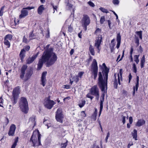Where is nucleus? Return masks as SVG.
<instances>
[{
    "instance_id": "obj_1",
    "label": "nucleus",
    "mask_w": 148,
    "mask_h": 148,
    "mask_svg": "<svg viewBox=\"0 0 148 148\" xmlns=\"http://www.w3.org/2000/svg\"><path fill=\"white\" fill-rule=\"evenodd\" d=\"M57 59L56 54L52 50H46L44 52L38 64V69L39 70L42 66L43 63L46 62L47 67H49L53 64Z\"/></svg>"
},
{
    "instance_id": "obj_2",
    "label": "nucleus",
    "mask_w": 148,
    "mask_h": 148,
    "mask_svg": "<svg viewBox=\"0 0 148 148\" xmlns=\"http://www.w3.org/2000/svg\"><path fill=\"white\" fill-rule=\"evenodd\" d=\"M104 67L103 70V73L105 80L103 79L102 73L100 72L99 73L98 85L102 91H105V88H107V81L108 78V74L109 70L106 67L105 64L103 63L102 64Z\"/></svg>"
},
{
    "instance_id": "obj_3",
    "label": "nucleus",
    "mask_w": 148,
    "mask_h": 148,
    "mask_svg": "<svg viewBox=\"0 0 148 148\" xmlns=\"http://www.w3.org/2000/svg\"><path fill=\"white\" fill-rule=\"evenodd\" d=\"M27 66L26 65H23L21 70L20 77L25 81L27 80L32 75V73L30 69H27Z\"/></svg>"
},
{
    "instance_id": "obj_4",
    "label": "nucleus",
    "mask_w": 148,
    "mask_h": 148,
    "mask_svg": "<svg viewBox=\"0 0 148 148\" xmlns=\"http://www.w3.org/2000/svg\"><path fill=\"white\" fill-rule=\"evenodd\" d=\"M41 135L38 130L34 132L30 138V142H32L34 146H38L40 145Z\"/></svg>"
},
{
    "instance_id": "obj_5",
    "label": "nucleus",
    "mask_w": 148,
    "mask_h": 148,
    "mask_svg": "<svg viewBox=\"0 0 148 148\" xmlns=\"http://www.w3.org/2000/svg\"><path fill=\"white\" fill-rule=\"evenodd\" d=\"M19 104L21 111L25 113H27L29 109L28 103L26 98L24 97H21Z\"/></svg>"
},
{
    "instance_id": "obj_6",
    "label": "nucleus",
    "mask_w": 148,
    "mask_h": 148,
    "mask_svg": "<svg viewBox=\"0 0 148 148\" xmlns=\"http://www.w3.org/2000/svg\"><path fill=\"white\" fill-rule=\"evenodd\" d=\"M98 68L97 62L95 59L93 60L91 66V70L92 72L91 77L94 76V79H95L97 77L98 73Z\"/></svg>"
},
{
    "instance_id": "obj_7",
    "label": "nucleus",
    "mask_w": 148,
    "mask_h": 148,
    "mask_svg": "<svg viewBox=\"0 0 148 148\" xmlns=\"http://www.w3.org/2000/svg\"><path fill=\"white\" fill-rule=\"evenodd\" d=\"M90 23V20L89 16L87 15H84L81 21V23L82 26L85 31L87 29V26Z\"/></svg>"
},
{
    "instance_id": "obj_8",
    "label": "nucleus",
    "mask_w": 148,
    "mask_h": 148,
    "mask_svg": "<svg viewBox=\"0 0 148 148\" xmlns=\"http://www.w3.org/2000/svg\"><path fill=\"white\" fill-rule=\"evenodd\" d=\"M64 115L62 113V110L61 108H59L56 112L55 118L58 122L62 123L64 119Z\"/></svg>"
},
{
    "instance_id": "obj_9",
    "label": "nucleus",
    "mask_w": 148,
    "mask_h": 148,
    "mask_svg": "<svg viewBox=\"0 0 148 148\" xmlns=\"http://www.w3.org/2000/svg\"><path fill=\"white\" fill-rule=\"evenodd\" d=\"M20 93V87L17 86L12 91V100H14V103H16L17 101V99Z\"/></svg>"
},
{
    "instance_id": "obj_10",
    "label": "nucleus",
    "mask_w": 148,
    "mask_h": 148,
    "mask_svg": "<svg viewBox=\"0 0 148 148\" xmlns=\"http://www.w3.org/2000/svg\"><path fill=\"white\" fill-rule=\"evenodd\" d=\"M90 92L92 95L96 96V98L98 100L99 95V89L97 85L93 86L90 90Z\"/></svg>"
},
{
    "instance_id": "obj_11",
    "label": "nucleus",
    "mask_w": 148,
    "mask_h": 148,
    "mask_svg": "<svg viewBox=\"0 0 148 148\" xmlns=\"http://www.w3.org/2000/svg\"><path fill=\"white\" fill-rule=\"evenodd\" d=\"M55 104L54 101L51 100L49 98H46L44 103L45 107L49 109H51Z\"/></svg>"
},
{
    "instance_id": "obj_12",
    "label": "nucleus",
    "mask_w": 148,
    "mask_h": 148,
    "mask_svg": "<svg viewBox=\"0 0 148 148\" xmlns=\"http://www.w3.org/2000/svg\"><path fill=\"white\" fill-rule=\"evenodd\" d=\"M34 7H28L26 8H23L21 12V13L19 16V18H24L28 15V12L26 10V9L30 10L31 9H34Z\"/></svg>"
},
{
    "instance_id": "obj_13",
    "label": "nucleus",
    "mask_w": 148,
    "mask_h": 148,
    "mask_svg": "<svg viewBox=\"0 0 148 148\" xmlns=\"http://www.w3.org/2000/svg\"><path fill=\"white\" fill-rule=\"evenodd\" d=\"M102 37L101 36L99 35L96 38L95 40V46L98 49V52H99L100 49L99 47L101 43V42Z\"/></svg>"
},
{
    "instance_id": "obj_14",
    "label": "nucleus",
    "mask_w": 148,
    "mask_h": 148,
    "mask_svg": "<svg viewBox=\"0 0 148 148\" xmlns=\"http://www.w3.org/2000/svg\"><path fill=\"white\" fill-rule=\"evenodd\" d=\"M116 74L115 73L114 75V77L115 78V80L114 82V85L115 88H116L117 87L118 82L119 85L120 84V77L119 74L117 75V76H116Z\"/></svg>"
},
{
    "instance_id": "obj_15",
    "label": "nucleus",
    "mask_w": 148,
    "mask_h": 148,
    "mask_svg": "<svg viewBox=\"0 0 148 148\" xmlns=\"http://www.w3.org/2000/svg\"><path fill=\"white\" fill-rule=\"evenodd\" d=\"M16 129V127L15 125L13 124H12L10 127L8 133L9 135V136H14Z\"/></svg>"
},
{
    "instance_id": "obj_16",
    "label": "nucleus",
    "mask_w": 148,
    "mask_h": 148,
    "mask_svg": "<svg viewBox=\"0 0 148 148\" xmlns=\"http://www.w3.org/2000/svg\"><path fill=\"white\" fill-rule=\"evenodd\" d=\"M47 74V72H43L42 76L41 77V84L43 86H45L47 80L46 78V76Z\"/></svg>"
},
{
    "instance_id": "obj_17",
    "label": "nucleus",
    "mask_w": 148,
    "mask_h": 148,
    "mask_svg": "<svg viewBox=\"0 0 148 148\" xmlns=\"http://www.w3.org/2000/svg\"><path fill=\"white\" fill-rule=\"evenodd\" d=\"M38 53H39L38 52L36 54L34 55L32 57L29 58L26 60L27 64H29L33 62L34 60L37 57Z\"/></svg>"
},
{
    "instance_id": "obj_18",
    "label": "nucleus",
    "mask_w": 148,
    "mask_h": 148,
    "mask_svg": "<svg viewBox=\"0 0 148 148\" xmlns=\"http://www.w3.org/2000/svg\"><path fill=\"white\" fill-rule=\"evenodd\" d=\"M139 78L138 76H137L136 78V84L135 86L133 87V95L134 96L135 94V90L137 91L138 87L139 85Z\"/></svg>"
},
{
    "instance_id": "obj_19",
    "label": "nucleus",
    "mask_w": 148,
    "mask_h": 148,
    "mask_svg": "<svg viewBox=\"0 0 148 148\" xmlns=\"http://www.w3.org/2000/svg\"><path fill=\"white\" fill-rule=\"evenodd\" d=\"M121 37L120 33L117 34L116 36V41L117 44L116 46V47L117 49H119V47L121 42Z\"/></svg>"
},
{
    "instance_id": "obj_20",
    "label": "nucleus",
    "mask_w": 148,
    "mask_h": 148,
    "mask_svg": "<svg viewBox=\"0 0 148 148\" xmlns=\"http://www.w3.org/2000/svg\"><path fill=\"white\" fill-rule=\"evenodd\" d=\"M29 123L32 125H33V127L36 124V117L34 116H32L29 119Z\"/></svg>"
},
{
    "instance_id": "obj_21",
    "label": "nucleus",
    "mask_w": 148,
    "mask_h": 148,
    "mask_svg": "<svg viewBox=\"0 0 148 148\" xmlns=\"http://www.w3.org/2000/svg\"><path fill=\"white\" fill-rule=\"evenodd\" d=\"M25 51L24 49H22L20 53V56L21 61H23V59L25 56Z\"/></svg>"
},
{
    "instance_id": "obj_22",
    "label": "nucleus",
    "mask_w": 148,
    "mask_h": 148,
    "mask_svg": "<svg viewBox=\"0 0 148 148\" xmlns=\"http://www.w3.org/2000/svg\"><path fill=\"white\" fill-rule=\"evenodd\" d=\"M145 123V121L144 120L139 119L136 123V125L139 127L143 125Z\"/></svg>"
},
{
    "instance_id": "obj_23",
    "label": "nucleus",
    "mask_w": 148,
    "mask_h": 148,
    "mask_svg": "<svg viewBox=\"0 0 148 148\" xmlns=\"http://www.w3.org/2000/svg\"><path fill=\"white\" fill-rule=\"evenodd\" d=\"M44 8L43 5L39 6L37 10L38 13L39 14H41L42 13L43 11L44 10Z\"/></svg>"
},
{
    "instance_id": "obj_24",
    "label": "nucleus",
    "mask_w": 148,
    "mask_h": 148,
    "mask_svg": "<svg viewBox=\"0 0 148 148\" xmlns=\"http://www.w3.org/2000/svg\"><path fill=\"white\" fill-rule=\"evenodd\" d=\"M132 136L135 140H137V131L136 130H134L132 132Z\"/></svg>"
},
{
    "instance_id": "obj_25",
    "label": "nucleus",
    "mask_w": 148,
    "mask_h": 148,
    "mask_svg": "<svg viewBox=\"0 0 148 148\" xmlns=\"http://www.w3.org/2000/svg\"><path fill=\"white\" fill-rule=\"evenodd\" d=\"M104 95L103 94L101 97L100 108H103V103L104 100Z\"/></svg>"
},
{
    "instance_id": "obj_26",
    "label": "nucleus",
    "mask_w": 148,
    "mask_h": 148,
    "mask_svg": "<svg viewBox=\"0 0 148 148\" xmlns=\"http://www.w3.org/2000/svg\"><path fill=\"white\" fill-rule=\"evenodd\" d=\"M18 138L17 137L15 138L14 142L11 148H15L17 145V143L18 142Z\"/></svg>"
},
{
    "instance_id": "obj_27",
    "label": "nucleus",
    "mask_w": 148,
    "mask_h": 148,
    "mask_svg": "<svg viewBox=\"0 0 148 148\" xmlns=\"http://www.w3.org/2000/svg\"><path fill=\"white\" fill-rule=\"evenodd\" d=\"M145 62V56L143 55L140 61V66L141 68L144 67V64Z\"/></svg>"
},
{
    "instance_id": "obj_28",
    "label": "nucleus",
    "mask_w": 148,
    "mask_h": 148,
    "mask_svg": "<svg viewBox=\"0 0 148 148\" xmlns=\"http://www.w3.org/2000/svg\"><path fill=\"white\" fill-rule=\"evenodd\" d=\"M12 36L10 34H8L6 35L5 36L4 39L7 40H8L11 41L12 39Z\"/></svg>"
},
{
    "instance_id": "obj_29",
    "label": "nucleus",
    "mask_w": 148,
    "mask_h": 148,
    "mask_svg": "<svg viewBox=\"0 0 148 148\" xmlns=\"http://www.w3.org/2000/svg\"><path fill=\"white\" fill-rule=\"evenodd\" d=\"M4 44L7 46V48H9L10 46V43L9 40H5L4 42Z\"/></svg>"
},
{
    "instance_id": "obj_30",
    "label": "nucleus",
    "mask_w": 148,
    "mask_h": 148,
    "mask_svg": "<svg viewBox=\"0 0 148 148\" xmlns=\"http://www.w3.org/2000/svg\"><path fill=\"white\" fill-rule=\"evenodd\" d=\"M89 50L91 54L93 56L95 55V52L94 51V48L92 47L91 45L90 46Z\"/></svg>"
},
{
    "instance_id": "obj_31",
    "label": "nucleus",
    "mask_w": 148,
    "mask_h": 148,
    "mask_svg": "<svg viewBox=\"0 0 148 148\" xmlns=\"http://www.w3.org/2000/svg\"><path fill=\"white\" fill-rule=\"evenodd\" d=\"M35 36L34 34L33 33V32H31L29 33V40H31L35 38Z\"/></svg>"
},
{
    "instance_id": "obj_32",
    "label": "nucleus",
    "mask_w": 148,
    "mask_h": 148,
    "mask_svg": "<svg viewBox=\"0 0 148 148\" xmlns=\"http://www.w3.org/2000/svg\"><path fill=\"white\" fill-rule=\"evenodd\" d=\"M85 100H82L79 103V106L80 108H82L85 104Z\"/></svg>"
},
{
    "instance_id": "obj_33",
    "label": "nucleus",
    "mask_w": 148,
    "mask_h": 148,
    "mask_svg": "<svg viewBox=\"0 0 148 148\" xmlns=\"http://www.w3.org/2000/svg\"><path fill=\"white\" fill-rule=\"evenodd\" d=\"M115 45V43H111L110 44V48L111 50V52H112L114 50V47Z\"/></svg>"
},
{
    "instance_id": "obj_34",
    "label": "nucleus",
    "mask_w": 148,
    "mask_h": 148,
    "mask_svg": "<svg viewBox=\"0 0 148 148\" xmlns=\"http://www.w3.org/2000/svg\"><path fill=\"white\" fill-rule=\"evenodd\" d=\"M73 25L71 24L68 27V31L70 33H71L73 31Z\"/></svg>"
},
{
    "instance_id": "obj_35",
    "label": "nucleus",
    "mask_w": 148,
    "mask_h": 148,
    "mask_svg": "<svg viewBox=\"0 0 148 148\" xmlns=\"http://www.w3.org/2000/svg\"><path fill=\"white\" fill-rule=\"evenodd\" d=\"M139 55H136L134 56V61L137 64L139 62V60L138 59Z\"/></svg>"
},
{
    "instance_id": "obj_36",
    "label": "nucleus",
    "mask_w": 148,
    "mask_h": 148,
    "mask_svg": "<svg viewBox=\"0 0 148 148\" xmlns=\"http://www.w3.org/2000/svg\"><path fill=\"white\" fill-rule=\"evenodd\" d=\"M30 40L29 39V40L27 39L25 36H23V42L27 43L29 42Z\"/></svg>"
},
{
    "instance_id": "obj_37",
    "label": "nucleus",
    "mask_w": 148,
    "mask_h": 148,
    "mask_svg": "<svg viewBox=\"0 0 148 148\" xmlns=\"http://www.w3.org/2000/svg\"><path fill=\"white\" fill-rule=\"evenodd\" d=\"M73 79L74 81H75L76 82H77L79 80V78L78 77V76L76 75L74 76L73 78Z\"/></svg>"
},
{
    "instance_id": "obj_38",
    "label": "nucleus",
    "mask_w": 148,
    "mask_h": 148,
    "mask_svg": "<svg viewBox=\"0 0 148 148\" xmlns=\"http://www.w3.org/2000/svg\"><path fill=\"white\" fill-rule=\"evenodd\" d=\"M99 9L103 12L107 13L108 12V10L103 8L101 7L99 8Z\"/></svg>"
},
{
    "instance_id": "obj_39",
    "label": "nucleus",
    "mask_w": 148,
    "mask_h": 148,
    "mask_svg": "<svg viewBox=\"0 0 148 148\" xmlns=\"http://www.w3.org/2000/svg\"><path fill=\"white\" fill-rule=\"evenodd\" d=\"M136 33L138 35L140 39H142V31L136 32Z\"/></svg>"
},
{
    "instance_id": "obj_40",
    "label": "nucleus",
    "mask_w": 148,
    "mask_h": 148,
    "mask_svg": "<svg viewBox=\"0 0 148 148\" xmlns=\"http://www.w3.org/2000/svg\"><path fill=\"white\" fill-rule=\"evenodd\" d=\"M68 141L66 140V142L64 143H61V148H66L67 145Z\"/></svg>"
},
{
    "instance_id": "obj_41",
    "label": "nucleus",
    "mask_w": 148,
    "mask_h": 148,
    "mask_svg": "<svg viewBox=\"0 0 148 148\" xmlns=\"http://www.w3.org/2000/svg\"><path fill=\"white\" fill-rule=\"evenodd\" d=\"M5 7V6H3L1 8V10L0 11V16H2L3 15V10L4 9Z\"/></svg>"
},
{
    "instance_id": "obj_42",
    "label": "nucleus",
    "mask_w": 148,
    "mask_h": 148,
    "mask_svg": "<svg viewBox=\"0 0 148 148\" xmlns=\"http://www.w3.org/2000/svg\"><path fill=\"white\" fill-rule=\"evenodd\" d=\"M105 21V18L104 16H102L101 17L100 22L101 24H103Z\"/></svg>"
},
{
    "instance_id": "obj_43",
    "label": "nucleus",
    "mask_w": 148,
    "mask_h": 148,
    "mask_svg": "<svg viewBox=\"0 0 148 148\" xmlns=\"http://www.w3.org/2000/svg\"><path fill=\"white\" fill-rule=\"evenodd\" d=\"M97 109L95 108V111L94 112L93 114L92 115L93 117H95V120L96 119V117L97 116Z\"/></svg>"
},
{
    "instance_id": "obj_44",
    "label": "nucleus",
    "mask_w": 148,
    "mask_h": 148,
    "mask_svg": "<svg viewBox=\"0 0 148 148\" xmlns=\"http://www.w3.org/2000/svg\"><path fill=\"white\" fill-rule=\"evenodd\" d=\"M133 71L135 73L137 72V69L135 64H133Z\"/></svg>"
},
{
    "instance_id": "obj_45",
    "label": "nucleus",
    "mask_w": 148,
    "mask_h": 148,
    "mask_svg": "<svg viewBox=\"0 0 148 148\" xmlns=\"http://www.w3.org/2000/svg\"><path fill=\"white\" fill-rule=\"evenodd\" d=\"M51 5L52 6V7L53 8V9L54 10V12L53 13H54L55 12V10H57V9L58 8V7L57 6H54L53 5V3H51Z\"/></svg>"
},
{
    "instance_id": "obj_46",
    "label": "nucleus",
    "mask_w": 148,
    "mask_h": 148,
    "mask_svg": "<svg viewBox=\"0 0 148 148\" xmlns=\"http://www.w3.org/2000/svg\"><path fill=\"white\" fill-rule=\"evenodd\" d=\"M84 72H81L79 73L78 74L77 76H78V77L80 78H82V76H83Z\"/></svg>"
},
{
    "instance_id": "obj_47",
    "label": "nucleus",
    "mask_w": 148,
    "mask_h": 148,
    "mask_svg": "<svg viewBox=\"0 0 148 148\" xmlns=\"http://www.w3.org/2000/svg\"><path fill=\"white\" fill-rule=\"evenodd\" d=\"M88 4L90 6L93 7L95 6V5L94 3L91 1H89L88 2Z\"/></svg>"
},
{
    "instance_id": "obj_48",
    "label": "nucleus",
    "mask_w": 148,
    "mask_h": 148,
    "mask_svg": "<svg viewBox=\"0 0 148 148\" xmlns=\"http://www.w3.org/2000/svg\"><path fill=\"white\" fill-rule=\"evenodd\" d=\"M135 43L137 44V45H138L139 44V39L138 37H135Z\"/></svg>"
},
{
    "instance_id": "obj_49",
    "label": "nucleus",
    "mask_w": 148,
    "mask_h": 148,
    "mask_svg": "<svg viewBox=\"0 0 148 148\" xmlns=\"http://www.w3.org/2000/svg\"><path fill=\"white\" fill-rule=\"evenodd\" d=\"M112 3L115 5H118L119 3V1L118 0H113Z\"/></svg>"
},
{
    "instance_id": "obj_50",
    "label": "nucleus",
    "mask_w": 148,
    "mask_h": 148,
    "mask_svg": "<svg viewBox=\"0 0 148 148\" xmlns=\"http://www.w3.org/2000/svg\"><path fill=\"white\" fill-rule=\"evenodd\" d=\"M101 29L99 28H97L95 31V33L97 34H99L100 33Z\"/></svg>"
},
{
    "instance_id": "obj_51",
    "label": "nucleus",
    "mask_w": 148,
    "mask_h": 148,
    "mask_svg": "<svg viewBox=\"0 0 148 148\" xmlns=\"http://www.w3.org/2000/svg\"><path fill=\"white\" fill-rule=\"evenodd\" d=\"M81 115L83 117H85L86 116V115L84 111L81 112Z\"/></svg>"
},
{
    "instance_id": "obj_52",
    "label": "nucleus",
    "mask_w": 148,
    "mask_h": 148,
    "mask_svg": "<svg viewBox=\"0 0 148 148\" xmlns=\"http://www.w3.org/2000/svg\"><path fill=\"white\" fill-rule=\"evenodd\" d=\"M49 45H47V46H46V48H45L46 49L45 50V51H45L46 50H49L50 49V50L51 49V50H52V51L53 52V50L52 48H50L49 49L48 48L49 47Z\"/></svg>"
},
{
    "instance_id": "obj_53",
    "label": "nucleus",
    "mask_w": 148,
    "mask_h": 148,
    "mask_svg": "<svg viewBox=\"0 0 148 148\" xmlns=\"http://www.w3.org/2000/svg\"><path fill=\"white\" fill-rule=\"evenodd\" d=\"M30 47L29 46H25L23 49H24L25 51H28L30 49Z\"/></svg>"
},
{
    "instance_id": "obj_54",
    "label": "nucleus",
    "mask_w": 148,
    "mask_h": 148,
    "mask_svg": "<svg viewBox=\"0 0 148 148\" xmlns=\"http://www.w3.org/2000/svg\"><path fill=\"white\" fill-rule=\"evenodd\" d=\"M129 121L130 124H132L133 122V119L132 117H130L129 118Z\"/></svg>"
},
{
    "instance_id": "obj_55",
    "label": "nucleus",
    "mask_w": 148,
    "mask_h": 148,
    "mask_svg": "<svg viewBox=\"0 0 148 148\" xmlns=\"http://www.w3.org/2000/svg\"><path fill=\"white\" fill-rule=\"evenodd\" d=\"M122 122L123 124L125 123V117L124 116H122Z\"/></svg>"
},
{
    "instance_id": "obj_56",
    "label": "nucleus",
    "mask_w": 148,
    "mask_h": 148,
    "mask_svg": "<svg viewBox=\"0 0 148 148\" xmlns=\"http://www.w3.org/2000/svg\"><path fill=\"white\" fill-rule=\"evenodd\" d=\"M47 33L46 36V37L48 38L49 37V29H48L47 30Z\"/></svg>"
},
{
    "instance_id": "obj_57",
    "label": "nucleus",
    "mask_w": 148,
    "mask_h": 148,
    "mask_svg": "<svg viewBox=\"0 0 148 148\" xmlns=\"http://www.w3.org/2000/svg\"><path fill=\"white\" fill-rule=\"evenodd\" d=\"M49 122V121L48 120H44L43 121V123L46 125V124Z\"/></svg>"
},
{
    "instance_id": "obj_58",
    "label": "nucleus",
    "mask_w": 148,
    "mask_h": 148,
    "mask_svg": "<svg viewBox=\"0 0 148 148\" xmlns=\"http://www.w3.org/2000/svg\"><path fill=\"white\" fill-rule=\"evenodd\" d=\"M122 69H120L119 70V73H120V78L121 79L122 75L123 74V72H122Z\"/></svg>"
},
{
    "instance_id": "obj_59",
    "label": "nucleus",
    "mask_w": 148,
    "mask_h": 148,
    "mask_svg": "<svg viewBox=\"0 0 148 148\" xmlns=\"http://www.w3.org/2000/svg\"><path fill=\"white\" fill-rule=\"evenodd\" d=\"M133 143L132 142L130 143L127 145V148H130V147L131 146L133 145Z\"/></svg>"
},
{
    "instance_id": "obj_60",
    "label": "nucleus",
    "mask_w": 148,
    "mask_h": 148,
    "mask_svg": "<svg viewBox=\"0 0 148 148\" xmlns=\"http://www.w3.org/2000/svg\"><path fill=\"white\" fill-rule=\"evenodd\" d=\"M122 93L123 95H124L127 96V92L126 91H125L124 90H123V91Z\"/></svg>"
},
{
    "instance_id": "obj_61",
    "label": "nucleus",
    "mask_w": 148,
    "mask_h": 148,
    "mask_svg": "<svg viewBox=\"0 0 148 148\" xmlns=\"http://www.w3.org/2000/svg\"><path fill=\"white\" fill-rule=\"evenodd\" d=\"M64 88L67 89H69L70 87V86L69 85H64Z\"/></svg>"
},
{
    "instance_id": "obj_62",
    "label": "nucleus",
    "mask_w": 148,
    "mask_h": 148,
    "mask_svg": "<svg viewBox=\"0 0 148 148\" xmlns=\"http://www.w3.org/2000/svg\"><path fill=\"white\" fill-rule=\"evenodd\" d=\"M67 6L69 8H70L72 7V5L71 4L68 3V4L67 5Z\"/></svg>"
},
{
    "instance_id": "obj_63",
    "label": "nucleus",
    "mask_w": 148,
    "mask_h": 148,
    "mask_svg": "<svg viewBox=\"0 0 148 148\" xmlns=\"http://www.w3.org/2000/svg\"><path fill=\"white\" fill-rule=\"evenodd\" d=\"M51 125V124L49 122L46 124V126L48 127L47 128H48L49 127H50Z\"/></svg>"
},
{
    "instance_id": "obj_64",
    "label": "nucleus",
    "mask_w": 148,
    "mask_h": 148,
    "mask_svg": "<svg viewBox=\"0 0 148 148\" xmlns=\"http://www.w3.org/2000/svg\"><path fill=\"white\" fill-rule=\"evenodd\" d=\"M70 99V97H68L64 98V101H66L67 100H69Z\"/></svg>"
}]
</instances>
